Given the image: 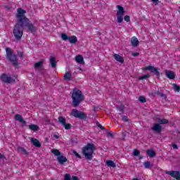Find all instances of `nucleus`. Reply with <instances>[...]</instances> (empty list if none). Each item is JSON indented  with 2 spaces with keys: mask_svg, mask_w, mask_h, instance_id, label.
Returning a JSON list of instances; mask_svg holds the SVG:
<instances>
[{
  "mask_svg": "<svg viewBox=\"0 0 180 180\" xmlns=\"http://www.w3.org/2000/svg\"><path fill=\"white\" fill-rule=\"evenodd\" d=\"M18 14H20V18L22 20V23L23 27H27V32H30V33H36L37 32V28L30 22V20H29L27 18H26V15H25V13H26V11L18 8Z\"/></svg>",
  "mask_w": 180,
  "mask_h": 180,
  "instance_id": "f257e3e1",
  "label": "nucleus"
},
{
  "mask_svg": "<svg viewBox=\"0 0 180 180\" xmlns=\"http://www.w3.org/2000/svg\"><path fill=\"white\" fill-rule=\"evenodd\" d=\"M16 19H17V21H16L15 25L14 26L13 33L16 40H21L22 36H23V29L25 28L22 22V18H20V14H19V12H18V10L16 13Z\"/></svg>",
  "mask_w": 180,
  "mask_h": 180,
  "instance_id": "f03ea898",
  "label": "nucleus"
},
{
  "mask_svg": "<svg viewBox=\"0 0 180 180\" xmlns=\"http://www.w3.org/2000/svg\"><path fill=\"white\" fill-rule=\"evenodd\" d=\"M72 105L73 108H77V106H79V103H81V102L85 99V96L81 90L74 89L72 90Z\"/></svg>",
  "mask_w": 180,
  "mask_h": 180,
  "instance_id": "7ed1b4c3",
  "label": "nucleus"
},
{
  "mask_svg": "<svg viewBox=\"0 0 180 180\" xmlns=\"http://www.w3.org/2000/svg\"><path fill=\"white\" fill-rule=\"evenodd\" d=\"M95 150H96V146L94 143H87V146L82 148V154L84 155L86 160L91 161L94 158Z\"/></svg>",
  "mask_w": 180,
  "mask_h": 180,
  "instance_id": "20e7f679",
  "label": "nucleus"
},
{
  "mask_svg": "<svg viewBox=\"0 0 180 180\" xmlns=\"http://www.w3.org/2000/svg\"><path fill=\"white\" fill-rule=\"evenodd\" d=\"M6 58L10 61V63H12L14 65H18L19 63L18 61H19V59H18V56L16 54L13 53V51L11 49V48H6Z\"/></svg>",
  "mask_w": 180,
  "mask_h": 180,
  "instance_id": "39448f33",
  "label": "nucleus"
},
{
  "mask_svg": "<svg viewBox=\"0 0 180 180\" xmlns=\"http://www.w3.org/2000/svg\"><path fill=\"white\" fill-rule=\"evenodd\" d=\"M70 115L74 116V117H77V119H81L82 120H85L88 117L86 114L77 109H72Z\"/></svg>",
  "mask_w": 180,
  "mask_h": 180,
  "instance_id": "423d86ee",
  "label": "nucleus"
},
{
  "mask_svg": "<svg viewBox=\"0 0 180 180\" xmlns=\"http://www.w3.org/2000/svg\"><path fill=\"white\" fill-rule=\"evenodd\" d=\"M61 39L64 41H67V40H68V41L71 44H75V43H77L78 41V38H77L75 36L73 35L72 37H69L65 33H62L61 34Z\"/></svg>",
  "mask_w": 180,
  "mask_h": 180,
  "instance_id": "0eeeda50",
  "label": "nucleus"
},
{
  "mask_svg": "<svg viewBox=\"0 0 180 180\" xmlns=\"http://www.w3.org/2000/svg\"><path fill=\"white\" fill-rule=\"evenodd\" d=\"M1 81L4 84H13L16 80V77H12L6 74H2L0 77Z\"/></svg>",
  "mask_w": 180,
  "mask_h": 180,
  "instance_id": "6e6552de",
  "label": "nucleus"
},
{
  "mask_svg": "<svg viewBox=\"0 0 180 180\" xmlns=\"http://www.w3.org/2000/svg\"><path fill=\"white\" fill-rule=\"evenodd\" d=\"M117 8L118 9L117 12V20L118 23H122V22H123V16H124V8L120 5H117Z\"/></svg>",
  "mask_w": 180,
  "mask_h": 180,
  "instance_id": "1a4fd4ad",
  "label": "nucleus"
},
{
  "mask_svg": "<svg viewBox=\"0 0 180 180\" xmlns=\"http://www.w3.org/2000/svg\"><path fill=\"white\" fill-rule=\"evenodd\" d=\"M142 70L143 71H150V72L154 74V75H156L157 77H160V69L154 66L149 65V66L143 68Z\"/></svg>",
  "mask_w": 180,
  "mask_h": 180,
  "instance_id": "9d476101",
  "label": "nucleus"
},
{
  "mask_svg": "<svg viewBox=\"0 0 180 180\" xmlns=\"http://www.w3.org/2000/svg\"><path fill=\"white\" fill-rule=\"evenodd\" d=\"M166 174L170 175L172 178H175V179L180 180V172L179 171H169Z\"/></svg>",
  "mask_w": 180,
  "mask_h": 180,
  "instance_id": "9b49d317",
  "label": "nucleus"
},
{
  "mask_svg": "<svg viewBox=\"0 0 180 180\" xmlns=\"http://www.w3.org/2000/svg\"><path fill=\"white\" fill-rule=\"evenodd\" d=\"M153 131H155V133H161L162 130V127L160 125V124H154L153 127L151 128Z\"/></svg>",
  "mask_w": 180,
  "mask_h": 180,
  "instance_id": "f8f14e48",
  "label": "nucleus"
},
{
  "mask_svg": "<svg viewBox=\"0 0 180 180\" xmlns=\"http://www.w3.org/2000/svg\"><path fill=\"white\" fill-rule=\"evenodd\" d=\"M57 161L60 165H63L65 162H67V161H68V159H67V158L64 155H60L58 156Z\"/></svg>",
  "mask_w": 180,
  "mask_h": 180,
  "instance_id": "ddd939ff",
  "label": "nucleus"
},
{
  "mask_svg": "<svg viewBox=\"0 0 180 180\" xmlns=\"http://www.w3.org/2000/svg\"><path fill=\"white\" fill-rule=\"evenodd\" d=\"M14 119L15 120H16L17 122H20V123H22V124H26V122L25 121V120H23L22 115L19 114L15 115Z\"/></svg>",
  "mask_w": 180,
  "mask_h": 180,
  "instance_id": "4468645a",
  "label": "nucleus"
},
{
  "mask_svg": "<svg viewBox=\"0 0 180 180\" xmlns=\"http://www.w3.org/2000/svg\"><path fill=\"white\" fill-rule=\"evenodd\" d=\"M165 74L169 79H174L175 78V73L171 70H166Z\"/></svg>",
  "mask_w": 180,
  "mask_h": 180,
  "instance_id": "2eb2a0df",
  "label": "nucleus"
},
{
  "mask_svg": "<svg viewBox=\"0 0 180 180\" xmlns=\"http://www.w3.org/2000/svg\"><path fill=\"white\" fill-rule=\"evenodd\" d=\"M31 143H33V145L35 147H37L38 148H40L41 147V144L40 143V141L34 138H31Z\"/></svg>",
  "mask_w": 180,
  "mask_h": 180,
  "instance_id": "dca6fc26",
  "label": "nucleus"
},
{
  "mask_svg": "<svg viewBox=\"0 0 180 180\" xmlns=\"http://www.w3.org/2000/svg\"><path fill=\"white\" fill-rule=\"evenodd\" d=\"M146 154L150 158H153V157H155V155H157V153L154 151V149L153 148L146 150Z\"/></svg>",
  "mask_w": 180,
  "mask_h": 180,
  "instance_id": "f3484780",
  "label": "nucleus"
},
{
  "mask_svg": "<svg viewBox=\"0 0 180 180\" xmlns=\"http://www.w3.org/2000/svg\"><path fill=\"white\" fill-rule=\"evenodd\" d=\"M64 179L65 180H79L78 176H72L71 177V174H65V176H64Z\"/></svg>",
  "mask_w": 180,
  "mask_h": 180,
  "instance_id": "a211bd4d",
  "label": "nucleus"
},
{
  "mask_svg": "<svg viewBox=\"0 0 180 180\" xmlns=\"http://www.w3.org/2000/svg\"><path fill=\"white\" fill-rule=\"evenodd\" d=\"M114 58L116 60V61H118V63H124V59H123V57H122L120 55L117 53L114 54Z\"/></svg>",
  "mask_w": 180,
  "mask_h": 180,
  "instance_id": "6ab92c4d",
  "label": "nucleus"
},
{
  "mask_svg": "<svg viewBox=\"0 0 180 180\" xmlns=\"http://www.w3.org/2000/svg\"><path fill=\"white\" fill-rule=\"evenodd\" d=\"M49 60L51 63V67H52V68H56V67H57V62L56 61V58L51 56Z\"/></svg>",
  "mask_w": 180,
  "mask_h": 180,
  "instance_id": "aec40b11",
  "label": "nucleus"
},
{
  "mask_svg": "<svg viewBox=\"0 0 180 180\" xmlns=\"http://www.w3.org/2000/svg\"><path fill=\"white\" fill-rule=\"evenodd\" d=\"M131 45L134 47H137L139 46V39L136 38V37H134L131 39Z\"/></svg>",
  "mask_w": 180,
  "mask_h": 180,
  "instance_id": "412c9836",
  "label": "nucleus"
},
{
  "mask_svg": "<svg viewBox=\"0 0 180 180\" xmlns=\"http://www.w3.org/2000/svg\"><path fill=\"white\" fill-rule=\"evenodd\" d=\"M76 63H78V64H84V57L81 55H78L75 57Z\"/></svg>",
  "mask_w": 180,
  "mask_h": 180,
  "instance_id": "4be33fe9",
  "label": "nucleus"
},
{
  "mask_svg": "<svg viewBox=\"0 0 180 180\" xmlns=\"http://www.w3.org/2000/svg\"><path fill=\"white\" fill-rule=\"evenodd\" d=\"M72 75H71V72H67L64 76H63V79L65 81H71V78H72Z\"/></svg>",
  "mask_w": 180,
  "mask_h": 180,
  "instance_id": "5701e85b",
  "label": "nucleus"
},
{
  "mask_svg": "<svg viewBox=\"0 0 180 180\" xmlns=\"http://www.w3.org/2000/svg\"><path fill=\"white\" fill-rule=\"evenodd\" d=\"M106 165L108 167H111L112 168H116V163L113 162L112 160H107L105 162Z\"/></svg>",
  "mask_w": 180,
  "mask_h": 180,
  "instance_id": "b1692460",
  "label": "nucleus"
},
{
  "mask_svg": "<svg viewBox=\"0 0 180 180\" xmlns=\"http://www.w3.org/2000/svg\"><path fill=\"white\" fill-rule=\"evenodd\" d=\"M29 129L30 130H32V131H39V126H37L34 124H32L29 126Z\"/></svg>",
  "mask_w": 180,
  "mask_h": 180,
  "instance_id": "393cba45",
  "label": "nucleus"
},
{
  "mask_svg": "<svg viewBox=\"0 0 180 180\" xmlns=\"http://www.w3.org/2000/svg\"><path fill=\"white\" fill-rule=\"evenodd\" d=\"M58 122L62 124V126H64L67 123V120L64 118L63 116H60L58 117Z\"/></svg>",
  "mask_w": 180,
  "mask_h": 180,
  "instance_id": "a878e982",
  "label": "nucleus"
},
{
  "mask_svg": "<svg viewBox=\"0 0 180 180\" xmlns=\"http://www.w3.org/2000/svg\"><path fill=\"white\" fill-rule=\"evenodd\" d=\"M159 124H167V123H169V121L167 119H159L158 120Z\"/></svg>",
  "mask_w": 180,
  "mask_h": 180,
  "instance_id": "bb28decb",
  "label": "nucleus"
},
{
  "mask_svg": "<svg viewBox=\"0 0 180 180\" xmlns=\"http://www.w3.org/2000/svg\"><path fill=\"white\" fill-rule=\"evenodd\" d=\"M51 153L56 155V157H60V155H61V152L57 149H52Z\"/></svg>",
  "mask_w": 180,
  "mask_h": 180,
  "instance_id": "cd10ccee",
  "label": "nucleus"
},
{
  "mask_svg": "<svg viewBox=\"0 0 180 180\" xmlns=\"http://www.w3.org/2000/svg\"><path fill=\"white\" fill-rule=\"evenodd\" d=\"M18 151L22 152V153L24 154V155H27V154H29V153H27V150H26V149H25V148L23 147H19Z\"/></svg>",
  "mask_w": 180,
  "mask_h": 180,
  "instance_id": "c85d7f7f",
  "label": "nucleus"
},
{
  "mask_svg": "<svg viewBox=\"0 0 180 180\" xmlns=\"http://www.w3.org/2000/svg\"><path fill=\"white\" fill-rule=\"evenodd\" d=\"M117 109L120 112L119 115H122V113H124V106H122V105L117 106Z\"/></svg>",
  "mask_w": 180,
  "mask_h": 180,
  "instance_id": "c756f323",
  "label": "nucleus"
},
{
  "mask_svg": "<svg viewBox=\"0 0 180 180\" xmlns=\"http://www.w3.org/2000/svg\"><path fill=\"white\" fill-rule=\"evenodd\" d=\"M43 63H44L43 60H41V61H39V62L35 63L34 64V68H40L41 67V65H43Z\"/></svg>",
  "mask_w": 180,
  "mask_h": 180,
  "instance_id": "7c9ffc66",
  "label": "nucleus"
},
{
  "mask_svg": "<svg viewBox=\"0 0 180 180\" xmlns=\"http://www.w3.org/2000/svg\"><path fill=\"white\" fill-rule=\"evenodd\" d=\"M139 102H141V103H146V97L141 96L139 97Z\"/></svg>",
  "mask_w": 180,
  "mask_h": 180,
  "instance_id": "2f4dec72",
  "label": "nucleus"
},
{
  "mask_svg": "<svg viewBox=\"0 0 180 180\" xmlns=\"http://www.w3.org/2000/svg\"><path fill=\"white\" fill-rule=\"evenodd\" d=\"M172 86H174V91H176V92H179V91H180L179 86H178L176 84H173Z\"/></svg>",
  "mask_w": 180,
  "mask_h": 180,
  "instance_id": "473e14b6",
  "label": "nucleus"
},
{
  "mask_svg": "<svg viewBox=\"0 0 180 180\" xmlns=\"http://www.w3.org/2000/svg\"><path fill=\"white\" fill-rule=\"evenodd\" d=\"M150 75H145L143 76H141L139 77V79L140 80H143V79H147L148 78H150Z\"/></svg>",
  "mask_w": 180,
  "mask_h": 180,
  "instance_id": "72a5a7b5",
  "label": "nucleus"
},
{
  "mask_svg": "<svg viewBox=\"0 0 180 180\" xmlns=\"http://www.w3.org/2000/svg\"><path fill=\"white\" fill-rule=\"evenodd\" d=\"M144 167L145 168H151V163L150 162H144Z\"/></svg>",
  "mask_w": 180,
  "mask_h": 180,
  "instance_id": "f704fd0d",
  "label": "nucleus"
},
{
  "mask_svg": "<svg viewBox=\"0 0 180 180\" xmlns=\"http://www.w3.org/2000/svg\"><path fill=\"white\" fill-rule=\"evenodd\" d=\"M65 130H70L71 129V124H67V122L63 125Z\"/></svg>",
  "mask_w": 180,
  "mask_h": 180,
  "instance_id": "c9c22d12",
  "label": "nucleus"
},
{
  "mask_svg": "<svg viewBox=\"0 0 180 180\" xmlns=\"http://www.w3.org/2000/svg\"><path fill=\"white\" fill-rule=\"evenodd\" d=\"M73 154L75 155V157H77V158H79V160H81V158H82V157H81V155H79L75 150H73Z\"/></svg>",
  "mask_w": 180,
  "mask_h": 180,
  "instance_id": "e433bc0d",
  "label": "nucleus"
},
{
  "mask_svg": "<svg viewBox=\"0 0 180 180\" xmlns=\"http://www.w3.org/2000/svg\"><path fill=\"white\" fill-rule=\"evenodd\" d=\"M156 94L160 96V98H165V94L160 92V91H157Z\"/></svg>",
  "mask_w": 180,
  "mask_h": 180,
  "instance_id": "4c0bfd02",
  "label": "nucleus"
},
{
  "mask_svg": "<svg viewBox=\"0 0 180 180\" xmlns=\"http://www.w3.org/2000/svg\"><path fill=\"white\" fill-rule=\"evenodd\" d=\"M139 155H140V150L135 149L134 150V155H135V157H137Z\"/></svg>",
  "mask_w": 180,
  "mask_h": 180,
  "instance_id": "58836bf2",
  "label": "nucleus"
},
{
  "mask_svg": "<svg viewBox=\"0 0 180 180\" xmlns=\"http://www.w3.org/2000/svg\"><path fill=\"white\" fill-rule=\"evenodd\" d=\"M98 127H99L101 130H105V127L102 126L99 122L96 123Z\"/></svg>",
  "mask_w": 180,
  "mask_h": 180,
  "instance_id": "ea45409f",
  "label": "nucleus"
},
{
  "mask_svg": "<svg viewBox=\"0 0 180 180\" xmlns=\"http://www.w3.org/2000/svg\"><path fill=\"white\" fill-rule=\"evenodd\" d=\"M125 22H130V16L129 15H125L124 18Z\"/></svg>",
  "mask_w": 180,
  "mask_h": 180,
  "instance_id": "a19ab883",
  "label": "nucleus"
},
{
  "mask_svg": "<svg viewBox=\"0 0 180 180\" xmlns=\"http://www.w3.org/2000/svg\"><path fill=\"white\" fill-rule=\"evenodd\" d=\"M18 54L20 58H23V56H25V53H23V52H18Z\"/></svg>",
  "mask_w": 180,
  "mask_h": 180,
  "instance_id": "79ce46f5",
  "label": "nucleus"
},
{
  "mask_svg": "<svg viewBox=\"0 0 180 180\" xmlns=\"http://www.w3.org/2000/svg\"><path fill=\"white\" fill-rule=\"evenodd\" d=\"M122 120L124 122H129V118L127 117V116L124 115V116H122Z\"/></svg>",
  "mask_w": 180,
  "mask_h": 180,
  "instance_id": "37998d69",
  "label": "nucleus"
},
{
  "mask_svg": "<svg viewBox=\"0 0 180 180\" xmlns=\"http://www.w3.org/2000/svg\"><path fill=\"white\" fill-rule=\"evenodd\" d=\"M150 1H151V2L155 4V5H158V4H160V1L159 0H150Z\"/></svg>",
  "mask_w": 180,
  "mask_h": 180,
  "instance_id": "c03bdc74",
  "label": "nucleus"
},
{
  "mask_svg": "<svg viewBox=\"0 0 180 180\" xmlns=\"http://www.w3.org/2000/svg\"><path fill=\"white\" fill-rule=\"evenodd\" d=\"M133 57H137L140 56V53L139 52L133 53H132Z\"/></svg>",
  "mask_w": 180,
  "mask_h": 180,
  "instance_id": "a18cd8bd",
  "label": "nucleus"
},
{
  "mask_svg": "<svg viewBox=\"0 0 180 180\" xmlns=\"http://www.w3.org/2000/svg\"><path fill=\"white\" fill-rule=\"evenodd\" d=\"M172 146L174 150H178V146L176 144L172 143Z\"/></svg>",
  "mask_w": 180,
  "mask_h": 180,
  "instance_id": "49530a36",
  "label": "nucleus"
},
{
  "mask_svg": "<svg viewBox=\"0 0 180 180\" xmlns=\"http://www.w3.org/2000/svg\"><path fill=\"white\" fill-rule=\"evenodd\" d=\"M107 136H108L109 137H113V134H112V132H108L107 133Z\"/></svg>",
  "mask_w": 180,
  "mask_h": 180,
  "instance_id": "de8ad7c7",
  "label": "nucleus"
},
{
  "mask_svg": "<svg viewBox=\"0 0 180 180\" xmlns=\"http://www.w3.org/2000/svg\"><path fill=\"white\" fill-rule=\"evenodd\" d=\"M2 158H5V156H4V155L0 153V160H2Z\"/></svg>",
  "mask_w": 180,
  "mask_h": 180,
  "instance_id": "09e8293b",
  "label": "nucleus"
},
{
  "mask_svg": "<svg viewBox=\"0 0 180 180\" xmlns=\"http://www.w3.org/2000/svg\"><path fill=\"white\" fill-rule=\"evenodd\" d=\"M45 122H47V123H50V119L46 118Z\"/></svg>",
  "mask_w": 180,
  "mask_h": 180,
  "instance_id": "8fccbe9b",
  "label": "nucleus"
},
{
  "mask_svg": "<svg viewBox=\"0 0 180 180\" xmlns=\"http://www.w3.org/2000/svg\"><path fill=\"white\" fill-rule=\"evenodd\" d=\"M54 137H55L56 139H58V135H54Z\"/></svg>",
  "mask_w": 180,
  "mask_h": 180,
  "instance_id": "3c124183",
  "label": "nucleus"
},
{
  "mask_svg": "<svg viewBox=\"0 0 180 180\" xmlns=\"http://www.w3.org/2000/svg\"><path fill=\"white\" fill-rule=\"evenodd\" d=\"M133 180H139V179H133Z\"/></svg>",
  "mask_w": 180,
  "mask_h": 180,
  "instance_id": "603ef678",
  "label": "nucleus"
}]
</instances>
